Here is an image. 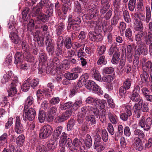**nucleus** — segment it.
I'll return each mask as SVG.
<instances>
[{
    "instance_id": "obj_1",
    "label": "nucleus",
    "mask_w": 152,
    "mask_h": 152,
    "mask_svg": "<svg viewBox=\"0 0 152 152\" xmlns=\"http://www.w3.org/2000/svg\"><path fill=\"white\" fill-rule=\"evenodd\" d=\"M82 142L77 138H75L73 141L72 145L73 147L76 149L78 148L81 152L87 148H89L92 145V141L90 135L87 134L86 136L85 140H83Z\"/></svg>"
},
{
    "instance_id": "obj_2",
    "label": "nucleus",
    "mask_w": 152,
    "mask_h": 152,
    "mask_svg": "<svg viewBox=\"0 0 152 152\" xmlns=\"http://www.w3.org/2000/svg\"><path fill=\"white\" fill-rule=\"evenodd\" d=\"M93 113L96 118L99 115V111L96 107L93 108L91 106L83 107L81 108V114L79 113L78 115V121L79 123H81L83 121L84 117L86 114Z\"/></svg>"
},
{
    "instance_id": "obj_3",
    "label": "nucleus",
    "mask_w": 152,
    "mask_h": 152,
    "mask_svg": "<svg viewBox=\"0 0 152 152\" xmlns=\"http://www.w3.org/2000/svg\"><path fill=\"white\" fill-rule=\"evenodd\" d=\"M152 124V119L149 117L145 119L144 116H142L139 121L138 124H134L132 125L133 129H136L138 127V126L143 129L145 131H148L151 129V126Z\"/></svg>"
},
{
    "instance_id": "obj_4",
    "label": "nucleus",
    "mask_w": 152,
    "mask_h": 152,
    "mask_svg": "<svg viewBox=\"0 0 152 152\" xmlns=\"http://www.w3.org/2000/svg\"><path fill=\"white\" fill-rule=\"evenodd\" d=\"M10 21L9 23L8 27L9 29L12 30L13 31L11 32L10 37L12 42L15 44H17L20 42V39L18 34V30H15L14 29V19L13 16L11 17Z\"/></svg>"
},
{
    "instance_id": "obj_5",
    "label": "nucleus",
    "mask_w": 152,
    "mask_h": 152,
    "mask_svg": "<svg viewBox=\"0 0 152 152\" xmlns=\"http://www.w3.org/2000/svg\"><path fill=\"white\" fill-rule=\"evenodd\" d=\"M134 18L135 21L134 23V28L137 31L142 32L143 27L141 20H145V17L144 12L143 10L141 11L139 14H135L134 15Z\"/></svg>"
},
{
    "instance_id": "obj_6",
    "label": "nucleus",
    "mask_w": 152,
    "mask_h": 152,
    "mask_svg": "<svg viewBox=\"0 0 152 152\" xmlns=\"http://www.w3.org/2000/svg\"><path fill=\"white\" fill-rule=\"evenodd\" d=\"M23 58L24 57L20 53L18 52H17L15 56V63L16 64H19L20 69L25 71H27L30 70L31 67L30 64L27 62H26L23 61Z\"/></svg>"
},
{
    "instance_id": "obj_7",
    "label": "nucleus",
    "mask_w": 152,
    "mask_h": 152,
    "mask_svg": "<svg viewBox=\"0 0 152 152\" xmlns=\"http://www.w3.org/2000/svg\"><path fill=\"white\" fill-rule=\"evenodd\" d=\"M109 54L110 55H113L111 61L112 63L115 64H117L120 60V54L119 50L117 49L115 43H114L111 45L109 51Z\"/></svg>"
},
{
    "instance_id": "obj_8",
    "label": "nucleus",
    "mask_w": 152,
    "mask_h": 152,
    "mask_svg": "<svg viewBox=\"0 0 152 152\" xmlns=\"http://www.w3.org/2000/svg\"><path fill=\"white\" fill-rule=\"evenodd\" d=\"M53 131V129L50 125L44 126L41 128L39 137L42 139H45L50 135Z\"/></svg>"
},
{
    "instance_id": "obj_9",
    "label": "nucleus",
    "mask_w": 152,
    "mask_h": 152,
    "mask_svg": "<svg viewBox=\"0 0 152 152\" xmlns=\"http://www.w3.org/2000/svg\"><path fill=\"white\" fill-rule=\"evenodd\" d=\"M85 87L88 89L92 90L97 93L99 95L103 94V91L93 81L88 80L85 84Z\"/></svg>"
},
{
    "instance_id": "obj_10",
    "label": "nucleus",
    "mask_w": 152,
    "mask_h": 152,
    "mask_svg": "<svg viewBox=\"0 0 152 152\" xmlns=\"http://www.w3.org/2000/svg\"><path fill=\"white\" fill-rule=\"evenodd\" d=\"M139 43L137 44L136 47V50L135 53V57H138L140 54L143 55H146L148 52V50L146 46L142 44Z\"/></svg>"
},
{
    "instance_id": "obj_11",
    "label": "nucleus",
    "mask_w": 152,
    "mask_h": 152,
    "mask_svg": "<svg viewBox=\"0 0 152 152\" xmlns=\"http://www.w3.org/2000/svg\"><path fill=\"white\" fill-rule=\"evenodd\" d=\"M49 1L50 0H41L39 3L36 6L32 8V13L35 14L34 15H35L41 10L43 7H48V5H49L50 3Z\"/></svg>"
},
{
    "instance_id": "obj_12",
    "label": "nucleus",
    "mask_w": 152,
    "mask_h": 152,
    "mask_svg": "<svg viewBox=\"0 0 152 152\" xmlns=\"http://www.w3.org/2000/svg\"><path fill=\"white\" fill-rule=\"evenodd\" d=\"M36 115V111L31 107L28 110L24 111L23 113V118L24 121L28 120L32 121L34 119Z\"/></svg>"
},
{
    "instance_id": "obj_13",
    "label": "nucleus",
    "mask_w": 152,
    "mask_h": 152,
    "mask_svg": "<svg viewBox=\"0 0 152 152\" xmlns=\"http://www.w3.org/2000/svg\"><path fill=\"white\" fill-rule=\"evenodd\" d=\"M22 48L24 52L23 54V57L27 59L28 61H31L33 58L29 52V47L28 43L25 41H23L22 43Z\"/></svg>"
},
{
    "instance_id": "obj_14",
    "label": "nucleus",
    "mask_w": 152,
    "mask_h": 152,
    "mask_svg": "<svg viewBox=\"0 0 152 152\" xmlns=\"http://www.w3.org/2000/svg\"><path fill=\"white\" fill-rule=\"evenodd\" d=\"M37 100L38 102L42 99L45 97H47L49 96H50L49 91L46 90L45 88L43 87L42 88H41L37 91Z\"/></svg>"
},
{
    "instance_id": "obj_15",
    "label": "nucleus",
    "mask_w": 152,
    "mask_h": 152,
    "mask_svg": "<svg viewBox=\"0 0 152 152\" xmlns=\"http://www.w3.org/2000/svg\"><path fill=\"white\" fill-rule=\"evenodd\" d=\"M33 33L34 37V40L37 42L39 46H43L44 44V38L40 32L37 30Z\"/></svg>"
},
{
    "instance_id": "obj_16",
    "label": "nucleus",
    "mask_w": 152,
    "mask_h": 152,
    "mask_svg": "<svg viewBox=\"0 0 152 152\" xmlns=\"http://www.w3.org/2000/svg\"><path fill=\"white\" fill-rule=\"evenodd\" d=\"M72 112L70 110H66L65 112L63 113L62 114L57 117L56 119V121L57 123H60L64 121L69 118L71 115Z\"/></svg>"
},
{
    "instance_id": "obj_17",
    "label": "nucleus",
    "mask_w": 152,
    "mask_h": 152,
    "mask_svg": "<svg viewBox=\"0 0 152 152\" xmlns=\"http://www.w3.org/2000/svg\"><path fill=\"white\" fill-rule=\"evenodd\" d=\"M142 62L143 71L149 72L152 80V63L151 61H146L144 59H142Z\"/></svg>"
},
{
    "instance_id": "obj_18",
    "label": "nucleus",
    "mask_w": 152,
    "mask_h": 152,
    "mask_svg": "<svg viewBox=\"0 0 152 152\" xmlns=\"http://www.w3.org/2000/svg\"><path fill=\"white\" fill-rule=\"evenodd\" d=\"M12 81L11 83V86L10 89L9 94L14 96L16 94L17 90L15 86L18 84V77L16 76H12L11 77Z\"/></svg>"
},
{
    "instance_id": "obj_19",
    "label": "nucleus",
    "mask_w": 152,
    "mask_h": 152,
    "mask_svg": "<svg viewBox=\"0 0 152 152\" xmlns=\"http://www.w3.org/2000/svg\"><path fill=\"white\" fill-rule=\"evenodd\" d=\"M138 89V87H136L134 88L130 97L131 100L134 102H139L140 101L142 100L139 94V90Z\"/></svg>"
},
{
    "instance_id": "obj_20",
    "label": "nucleus",
    "mask_w": 152,
    "mask_h": 152,
    "mask_svg": "<svg viewBox=\"0 0 152 152\" xmlns=\"http://www.w3.org/2000/svg\"><path fill=\"white\" fill-rule=\"evenodd\" d=\"M105 148V145L99 140H95L94 148L97 152H101Z\"/></svg>"
},
{
    "instance_id": "obj_21",
    "label": "nucleus",
    "mask_w": 152,
    "mask_h": 152,
    "mask_svg": "<svg viewBox=\"0 0 152 152\" xmlns=\"http://www.w3.org/2000/svg\"><path fill=\"white\" fill-rule=\"evenodd\" d=\"M40 11L37 13L35 15H34L35 14L33 13H32V10L31 12V14L33 17H35L37 16V18L39 20H41L42 22H46L47 20L49 17H50L48 15H48H45L42 13L40 12Z\"/></svg>"
},
{
    "instance_id": "obj_22",
    "label": "nucleus",
    "mask_w": 152,
    "mask_h": 152,
    "mask_svg": "<svg viewBox=\"0 0 152 152\" xmlns=\"http://www.w3.org/2000/svg\"><path fill=\"white\" fill-rule=\"evenodd\" d=\"M88 34L89 38L93 41H100L102 39V36L101 34H97L93 31H90Z\"/></svg>"
},
{
    "instance_id": "obj_23",
    "label": "nucleus",
    "mask_w": 152,
    "mask_h": 152,
    "mask_svg": "<svg viewBox=\"0 0 152 152\" xmlns=\"http://www.w3.org/2000/svg\"><path fill=\"white\" fill-rule=\"evenodd\" d=\"M59 61L57 58H54L51 62L48 63L47 69H49L50 68V71L54 68H56V67L59 64Z\"/></svg>"
},
{
    "instance_id": "obj_24",
    "label": "nucleus",
    "mask_w": 152,
    "mask_h": 152,
    "mask_svg": "<svg viewBox=\"0 0 152 152\" xmlns=\"http://www.w3.org/2000/svg\"><path fill=\"white\" fill-rule=\"evenodd\" d=\"M133 146L137 150L139 151H141L143 148L142 142L139 138H137L135 140L133 143Z\"/></svg>"
},
{
    "instance_id": "obj_25",
    "label": "nucleus",
    "mask_w": 152,
    "mask_h": 152,
    "mask_svg": "<svg viewBox=\"0 0 152 152\" xmlns=\"http://www.w3.org/2000/svg\"><path fill=\"white\" fill-rule=\"evenodd\" d=\"M145 41L147 44H150L149 45V51L151 55L152 56V33L148 32V36L145 37Z\"/></svg>"
},
{
    "instance_id": "obj_26",
    "label": "nucleus",
    "mask_w": 152,
    "mask_h": 152,
    "mask_svg": "<svg viewBox=\"0 0 152 152\" xmlns=\"http://www.w3.org/2000/svg\"><path fill=\"white\" fill-rule=\"evenodd\" d=\"M34 102V99L31 96H28L25 100L24 110H25L28 109L32 105Z\"/></svg>"
},
{
    "instance_id": "obj_27",
    "label": "nucleus",
    "mask_w": 152,
    "mask_h": 152,
    "mask_svg": "<svg viewBox=\"0 0 152 152\" xmlns=\"http://www.w3.org/2000/svg\"><path fill=\"white\" fill-rule=\"evenodd\" d=\"M90 7V8L88 9H89V13L88 16H89V18L90 19H92L98 15L99 11L97 10V8L96 7L94 8V7L92 8H91V5Z\"/></svg>"
},
{
    "instance_id": "obj_28",
    "label": "nucleus",
    "mask_w": 152,
    "mask_h": 152,
    "mask_svg": "<svg viewBox=\"0 0 152 152\" xmlns=\"http://www.w3.org/2000/svg\"><path fill=\"white\" fill-rule=\"evenodd\" d=\"M121 111L128 114L129 115H131L132 114L131 107L129 105H122L121 107Z\"/></svg>"
},
{
    "instance_id": "obj_29",
    "label": "nucleus",
    "mask_w": 152,
    "mask_h": 152,
    "mask_svg": "<svg viewBox=\"0 0 152 152\" xmlns=\"http://www.w3.org/2000/svg\"><path fill=\"white\" fill-rule=\"evenodd\" d=\"M68 22L69 25L74 24L78 25L81 22V20L80 18H72L70 16L68 18Z\"/></svg>"
},
{
    "instance_id": "obj_30",
    "label": "nucleus",
    "mask_w": 152,
    "mask_h": 152,
    "mask_svg": "<svg viewBox=\"0 0 152 152\" xmlns=\"http://www.w3.org/2000/svg\"><path fill=\"white\" fill-rule=\"evenodd\" d=\"M62 130V127L61 126L57 127L54 131L53 138L54 140H57L59 137Z\"/></svg>"
},
{
    "instance_id": "obj_31",
    "label": "nucleus",
    "mask_w": 152,
    "mask_h": 152,
    "mask_svg": "<svg viewBox=\"0 0 152 152\" xmlns=\"http://www.w3.org/2000/svg\"><path fill=\"white\" fill-rule=\"evenodd\" d=\"M29 10V9L28 7H26L22 12V18L24 21H26L30 18Z\"/></svg>"
},
{
    "instance_id": "obj_32",
    "label": "nucleus",
    "mask_w": 152,
    "mask_h": 152,
    "mask_svg": "<svg viewBox=\"0 0 152 152\" xmlns=\"http://www.w3.org/2000/svg\"><path fill=\"white\" fill-rule=\"evenodd\" d=\"M65 142V145L67 146L71 151L74 152H76L77 151V149L75 147H73L72 145L73 142H72V140L70 138H68L66 139Z\"/></svg>"
},
{
    "instance_id": "obj_33",
    "label": "nucleus",
    "mask_w": 152,
    "mask_h": 152,
    "mask_svg": "<svg viewBox=\"0 0 152 152\" xmlns=\"http://www.w3.org/2000/svg\"><path fill=\"white\" fill-rule=\"evenodd\" d=\"M63 42V37L61 36H59L58 39L57 41V46H58V48H59V51L58 52L56 51V55L59 56L61 54V50L60 48V47H61L62 46V44Z\"/></svg>"
},
{
    "instance_id": "obj_34",
    "label": "nucleus",
    "mask_w": 152,
    "mask_h": 152,
    "mask_svg": "<svg viewBox=\"0 0 152 152\" xmlns=\"http://www.w3.org/2000/svg\"><path fill=\"white\" fill-rule=\"evenodd\" d=\"M78 74L77 73L68 72L65 73L64 75V77L66 78L69 80H74L78 77Z\"/></svg>"
},
{
    "instance_id": "obj_35",
    "label": "nucleus",
    "mask_w": 152,
    "mask_h": 152,
    "mask_svg": "<svg viewBox=\"0 0 152 152\" xmlns=\"http://www.w3.org/2000/svg\"><path fill=\"white\" fill-rule=\"evenodd\" d=\"M12 72L11 71L7 72L3 76V78L1 80V82L2 83H5L9 81L12 76Z\"/></svg>"
},
{
    "instance_id": "obj_36",
    "label": "nucleus",
    "mask_w": 152,
    "mask_h": 152,
    "mask_svg": "<svg viewBox=\"0 0 152 152\" xmlns=\"http://www.w3.org/2000/svg\"><path fill=\"white\" fill-rule=\"evenodd\" d=\"M30 87V81L29 79H27L23 83L21 89L23 91L26 92L29 90Z\"/></svg>"
},
{
    "instance_id": "obj_37",
    "label": "nucleus",
    "mask_w": 152,
    "mask_h": 152,
    "mask_svg": "<svg viewBox=\"0 0 152 152\" xmlns=\"http://www.w3.org/2000/svg\"><path fill=\"white\" fill-rule=\"evenodd\" d=\"M36 152H48V150L46 146L42 144H38L36 147Z\"/></svg>"
},
{
    "instance_id": "obj_38",
    "label": "nucleus",
    "mask_w": 152,
    "mask_h": 152,
    "mask_svg": "<svg viewBox=\"0 0 152 152\" xmlns=\"http://www.w3.org/2000/svg\"><path fill=\"white\" fill-rule=\"evenodd\" d=\"M25 137L23 134H21L17 137L16 139V143L20 147L23 145L25 141Z\"/></svg>"
},
{
    "instance_id": "obj_39",
    "label": "nucleus",
    "mask_w": 152,
    "mask_h": 152,
    "mask_svg": "<svg viewBox=\"0 0 152 152\" xmlns=\"http://www.w3.org/2000/svg\"><path fill=\"white\" fill-rule=\"evenodd\" d=\"M86 119L91 125L95 124L96 122L95 116L92 115H87L86 117Z\"/></svg>"
},
{
    "instance_id": "obj_40",
    "label": "nucleus",
    "mask_w": 152,
    "mask_h": 152,
    "mask_svg": "<svg viewBox=\"0 0 152 152\" xmlns=\"http://www.w3.org/2000/svg\"><path fill=\"white\" fill-rule=\"evenodd\" d=\"M57 140H51L49 143L47 144V146L49 150H54L55 149L57 145Z\"/></svg>"
},
{
    "instance_id": "obj_41",
    "label": "nucleus",
    "mask_w": 152,
    "mask_h": 152,
    "mask_svg": "<svg viewBox=\"0 0 152 152\" xmlns=\"http://www.w3.org/2000/svg\"><path fill=\"white\" fill-rule=\"evenodd\" d=\"M115 15L112 18L111 20V24L113 26H115L117 23L119 19L118 16L119 12L118 11H114Z\"/></svg>"
},
{
    "instance_id": "obj_42",
    "label": "nucleus",
    "mask_w": 152,
    "mask_h": 152,
    "mask_svg": "<svg viewBox=\"0 0 152 152\" xmlns=\"http://www.w3.org/2000/svg\"><path fill=\"white\" fill-rule=\"evenodd\" d=\"M133 134L135 136L143 139L144 138L145 136L143 131L138 129L135 130L133 132Z\"/></svg>"
},
{
    "instance_id": "obj_43",
    "label": "nucleus",
    "mask_w": 152,
    "mask_h": 152,
    "mask_svg": "<svg viewBox=\"0 0 152 152\" xmlns=\"http://www.w3.org/2000/svg\"><path fill=\"white\" fill-rule=\"evenodd\" d=\"M125 35L127 39L130 41L132 42L133 41L132 32L131 29L130 28H128L126 30Z\"/></svg>"
},
{
    "instance_id": "obj_44",
    "label": "nucleus",
    "mask_w": 152,
    "mask_h": 152,
    "mask_svg": "<svg viewBox=\"0 0 152 152\" xmlns=\"http://www.w3.org/2000/svg\"><path fill=\"white\" fill-rule=\"evenodd\" d=\"M66 139L60 137L59 144L60 146L61 147V149L60 150L61 152H65V149L64 147L66 144L65 142Z\"/></svg>"
},
{
    "instance_id": "obj_45",
    "label": "nucleus",
    "mask_w": 152,
    "mask_h": 152,
    "mask_svg": "<svg viewBox=\"0 0 152 152\" xmlns=\"http://www.w3.org/2000/svg\"><path fill=\"white\" fill-rule=\"evenodd\" d=\"M83 83L79 81L74 88L71 91V94L72 95L75 94V93L78 91L80 88L83 86Z\"/></svg>"
},
{
    "instance_id": "obj_46",
    "label": "nucleus",
    "mask_w": 152,
    "mask_h": 152,
    "mask_svg": "<svg viewBox=\"0 0 152 152\" xmlns=\"http://www.w3.org/2000/svg\"><path fill=\"white\" fill-rule=\"evenodd\" d=\"M47 58L46 54L43 51H41L39 54V60L40 62L43 63L45 62Z\"/></svg>"
},
{
    "instance_id": "obj_47",
    "label": "nucleus",
    "mask_w": 152,
    "mask_h": 152,
    "mask_svg": "<svg viewBox=\"0 0 152 152\" xmlns=\"http://www.w3.org/2000/svg\"><path fill=\"white\" fill-rule=\"evenodd\" d=\"M46 118V115L44 111L42 110L39 111L38 118L40 123H43Z\"/></svg>"
},
{
    "instance_id": "obj_48",
    "label": "nucleus",
    "mask_w": 152,
    "mask_h": 152,
    "mask_svg": "<svg viewBox=\"0 0 152 152\" xmlns=\"http://www.w3.org/2000/svg\"><path fill=\"white\" fill-rule=\"evenodd\" d=\"M142 103L143 100H141L138 103L135 104L133 108L135 112H137L138 111L140 110L141 109Z\"/></svg>"
},
{
    "instance_id": "obj_49",
    "label": "nucleus",
    "mask_w": 152,
    "mask_h": 152,
    "mask_svg": "<svg viewBox=\"0 0 152 152\" xmlns=\"http://www.w3.org/2000/svg\"><path fill=\"white\" fill-rule=\"evenodd\" d=\"M151 17V12L149 6H147L146 7V17L145 22L146 23L149 22Z\"/></svg>"
},
{
    "instance_id": "obj_50",
    "label": "nucleus",
    "mask_w": 152,
    "mask_h": 152,
    "mask_svg": "<svg viewBox=\"0 0 152 152\" xmlns=\"http://www.w3.org/2000/svg\"><path fill=\"white\" fill-rule=\"evenodd\" d=\"M82 101L81 100H77L73 104L72 108L76 110L82 105Z\"/></svg>"
},
{
    "instance_id": "obj_51",
    "label": "nucleus",
    "mask_w": 152,
    "mask_h": 152,
    "mask_svg": "<svg viewBox=\"0 0 152 152\" xmlns=\"http://www.w3.org/2000/svg\"><path fill=\"white\" fill-rule=\"evenodd\" d=\"M148 72H149L143 71L142 74L141 75L140 77L141 80L142 81L144 82V81L146 83H147L148 82L149 77L148 75Z\"/></svg>"
},
{
    "instance_id": "obj_52",
    "label": "nucleus",
    "mask_w": 152,
    "mask_h": 152,
    "mask_svg": "<svg viewBox=\"0 0 152 152\" xmlns=\"http://www.w3.org/2000/svg\"><path fill=\"white\" fill-rule=\"evenodd\" d=\"M8 137L7 134L5 133L0 137V143L1 146H3L7 143V139Z\"/></svg>"
},
{
    "instance_id": "obj_53",
    "label": "nucleus",
    "mask_w": 152,
    "mask_h": 152,
    "mask_svg": "<svg viewBox=\"0 0 152 152\" xmlns=\"http://www.w3.org/2000/svg\"><path fill=\"white\" fill-rule=\"evenodd\" d=\"M102 81L107 83H110L113 80V77L111 75H105L102 78Z\"/></svg>"
},
{
    "instance_id": "obj_54",
    "label": "nucleus",
    "mask_w": 152,
    "mask_h": 152,
    "mask_svg": "<svg viewBox=\"0 0 152 152\" xmlns=\"http://www.w3.org/2000/svg\"><path fill=\"white\" fill-rule=\"evenodd\" d=\"M108 118L110 121L113 124H116L117 123V117L115 115L111 113H108Z\"/></svg>"
},
{
    "instance_id": "obj_55",
    "label": "nucleus",
    "mask_w": 152,
    "mask_h": 152,
    "mask_svg": "<svg viewBox=\"0 0 152 152\" xmlns=\"http://www.w3.org/2000/svg\"><path fill=\"white\" fill-rule=\"evenodd\" d=\"M64 25L62 23L58 24L56 28V33L58 35H60L64 29Z\"/></svg>"
},
{
    "instance_id": "obj_56",
    "label": "nucleus",
    "mask_w": 152,
    "mask_h": 152,
    "mask_svg": "<svg viewBox=\"0 0 152 152\" xmlns=\"http://www.w3.org/2000/svg\"><path fill=\"white\" fill-rule=\"evenodd\" d=\"M15 130L17 133L20 134L23 132V128L22 124L15 125Z\"/></svg>"
},
{
    "instance_id": "obj_57",
    "label": "nucleus",
    "mask_w": 152,
    "mask_h": 152,
    "mask_svg": "<svg viewBox=\"0 0 152 152\" xmlns=\"http://www.w3.org/2000/svg\"><path fill=\"white\" fill-rule=\"evenodd\" d=\"M121 3L120 0H114L113 5L115 8L114 11L119 12L120 7L121 5Z\"/></svg>"
},
{
    "instance_id": "obj_58",
    "label": "nucleus",
    "mask_w": 152,
    "mask_h": 152,
    "mask_svg": "<svg viewBox=\"0 0 152 152\" xmlns=\"http://www.w3.org/2000/svg\"><path fill=\"white\" fill-rule=\"evenodd\" d=\"M110 5L109 3H107L105 5H104L101 9L100 10V13L102 14L101 16L102 18H103L102 15L106 12V11L109 8Z\"/></svg>"
},
{
    "instance_id": "obj_59",
    "label": "nucleus",
    "mask_w": 152,
    "mask_h": 152,
    "mask_svg": "<svg viewBox=\"0 0 152 152\" xmlns=\"http://www.w3.org/2000/svg\"><path fill=\"white\" fill-rule=\"evenodd\" d=\"M75 121L73 119H70L68 122L67 125V130L68 131H70L72 129L75 124Z\"/></svg>"
},
{
    "instance_id": "obj_60",
    "label": "nucleus",
    "mask_w": 152,
    "mask_h": 152,
    "mask_svg": "<svg viewBox=\"0 0 152 152\" xmlns=\"http://www.w3.org/2000/svg\"><path fill=\"white\" fill-rule=\"evenodd\" d=\"M57 110V109L56 107H52L49 110V115L48 114V117L50 118L51 119H52L53 118V114L56 113Z\"/></svg>"
},
{
    "instance_id": "obj_61",
    "label": "nucleus",
    "mask_w": 152,
    "mask_h": 152,
    "mask_svg": "<svg viewBox=\"0 0 152 152\" xmlns=\"http://www.w3.org/2000/svg\"><path fill=\"white\" fill-rule=\"evenodd\" d=\"M123 14L125 21L127 23H129L131 21V19L128 12L125 10L123 11Z\"/></svg>"
},
{
    "instance_id": "obj_62",
    "label": "nucleus",
    "mask_w": 152,
    "mask_h": 152,
    "mask_svg": "<svg viewBox=\"0 0 152 152\" xmlns=\"http://www.w3.org/2000/svg\"><path fill=\"white\" fill-rule=\"evenodd\" d=\"M64 44L66 48L68 49H70L72 46L71 40L70 38H67L65 41Z\"/></svg>"
},
{
    "instance_id": "obj_63",
    "label": "nucleus",
    "mask_w": 152,
    "mask_h": 152,
    "mask_svg": "<svg viewBox=\"0 0 152 152\" xmlns=\"http://www.w3.org/2000/svg\"><path fill=\"white\" fill-rule=\"evenodd\" d=\"M107 63V61L104 59V55H101L98 60L97 64L98 65H105Z\"/></svg>"
},
{
    "instance_id": "obj_64",
    "label": "nucleus",
    "mask_w": 152,
    "mask_h": 152,
    "mask_svg": "<svg viewBox=\"0 0 152 152\" xmlns=\"http://www.w3.org/2000/svg\"><path fill=\"white\" fill-rule=\"evenodd\" d=\"M84 48H80L77 52V56L78 58H83L86 56V54L83 51Z\"/></svg>"
}]
</instances>
